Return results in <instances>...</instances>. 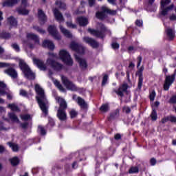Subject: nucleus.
Here are the masks:
<instances>
[{"mask_svg":"<svg viewBox=\"0 0 176 176\" xmlns=\"http://www.w3.org/2000/svg\"><path fill=\"white\" fill-rule=\"evenodd\" d=\"M35 91L37 94L36 96L37 102L43 113L47 115V109L49 108V102H47V99H46V96L45 95V91L42 88L41 85L36 84L35 85Z\"/></svg>","mask_w":176,"mask_h":176,"instance_id":"f257e3e1","label":"nucleus"},{"mask_svg":"<svg viewBox=\"0 0 176 176\" xmlns=\"http://www.w3.org/2000/svg\"><path fill=\"white\" fill-rule=\"evenodd\" d=\"M19 67L22 72H23L24 76L26 79H29V80H34V79H35V73L31 70V68L28 66L27 63H25L24 60L19 61Z\"/></svg>","mask_w":176,"mask_h":176,"instance_id":"f03ea898","label":"nucleus"},{"mask_svg":"<svg viewBox=\"0 0 176 176\" xmlns=\"http://www.w3.org/2000/svg\"><path fill=\"white\" fill-rule=\"evenodd\" d=\"M59 57L67 65H72L74 64V60H72L71 55L67 50H61L59 52Z\"/></svg>","mask_w":176,"mask_h":176,"instance_id":"7ed1b4c3","label":"nucleus"},{"mask_svg":"<svg viewBox=\"0 0 176 176\" xmlns=\"http://www.w3.org/2000/svg\"><path fill=\"white\" fill-rule=\"evenodd\" d=\"M62 83L64 86L67 89V90H70L71 91H78V87L75 85L72 81L69 80L68 78L64 76L63 75L60 76Z\"/></svg>","mask_w":176,"mask_h":176,"instance_id":"20e7f679","label":"nucleus"},{"mask_svg":"<svg viewBox=\"0 0 176 176\" xmlns=\"http://www.w3.org/2000/svg\"><path fill=\"white\" fill-rule=\"evenodd\" d=\"M170 2L171 0H161V14H162V16H166L167 13H168L170 10H173V9H174L173 4H171L170 6L166 8V6H167V5H168Z\"/></svg>","mask_w":176,"mask_h":176,"instance_id":"39448f33","label":"nucleus"},{"mask_svg":"<svg viewBox=\"0 0 176 176\" xmlns=\"http://www.w3.org/2000/svg\"><path fill=\"white\" fill-rule=\"evenodd\" d=\"M70 47L72 50H74L76 53H78V54H85L86 52V47H83L82 44L75 41L71 43Z\"/></svg>","mask_w":176,"mask_h":176,"instance_id":"423d86ee","label":"nucleus"},{"mask_svg":"<svg viewBox=\"0 0 176 176\" xmlns=\"http://www.w3.org/2000/svg\"><path fill=\"white\" fill-rule=\"evenodd\" d=\"M105 13H109V14H111L112 16H115L116 14V10H112L105 6L102 7V12H98L96 13L97 19H104L105 17Z\"/></svg>","mask_w":176,"mask_h":176,"instance_id":"0eeeda50","label":"nucleus"},{"mask_svg":"<svg viewBox=\"0 0 176 176\" xmlns=\"http://www.w3.org/2000/svg\"><path fill=\"white\" fill-rule=\"evenodd\" d=\"M3 72L6 75L12 78V79H17V78H19V73H17V70L12 67L6 69Z\"/></svg>","mask_w":176,"mask_h":176,"instance_id":"6e6552de","label":"nucleus"},{"mask_svg":"<svg viewBox=\"0 0 176 176\" xmlns=\"http://www.w3.org/2000/svg\"><path fill=\"white\" fill-rule=\"evenodd\" d=\"M48 32H50V35L56 39L57 41H60L61 39V35L57 31V28L54 25H50L48 28Z\"/></svg>","mask_w":176,"mask_h":176,"instance_id":"1a4fd4ad","label":"nucleus"},{"mask_svg":"<svg viewBox=\"0 0 176 176\" xmlns=\"http://www.w3.org/2000/svg\"><path fill=\"white\" fill-rule=\"evenodd\" d=\"M104 31H105V26L103 25H102V31L96 30L91 28L88 29V32L94 36H96V38H104Z\"/></svg>","mask_w":176,"mask_h":176,"instance_id":"9d476101","label":"nucleus"},{"mask_svg":"<svg viewBox=\"0 0 176 176\" xmlns=\"http://www.w3.org/2000/svg\"><path fill=\"white\" fill-rule=\"evenodd\" d=\"M47 65H50V67H52V68H54V69H56V71H60V69H61L63 68V65L56 63V61H54V60H53L52 58H49L47 60V63H46Z\"/></svg>","mask_w":176,"mask_h":176,"instance_id":"9b49d317","label":"nucleus"},{"mask_svg":"<svg viewBox=\"0 0 176 176\" xmlns=\"http://www.w3.org/2000/svg\"><path fill=\"white\" fill-rule=\"evenodd\" d=\"M75 59L78 63L81 69H86L87 68V61H86V59L78 54H75Z\"/></svg>","mask_w":176,"mask_h":176,"instance_id":"f8f14e48","label":"nucleus"},{"mask_svg":"<svg viewBox=\"0 0 176 176\" xmlns=\"http://www.w3.org/2000/svg\"><path fill=\"white\" fill-rule=\"evenodd\" d=\"M33 63L35 65H36L38 69H41V71H46V65H45L43 60L36 58H33Z\"/></svg>","mask_w":176,"mask_h":176,"instance_id":"ddd939ff","label":"nucleus"},{"mask_svg":"<svg viewBox=\"0 0 176 176\" xmlns=\"http://www.w3.org/2000/svg\"><path fill=\"white\" fill-rule=\"evenodd\" d=\"M82 41L87 43L88 45H90L91 47L96 48L98 47V42H97L94 38H90L89 36H85L82 38Z\"/></svg>","mask_w":176,"mask_h":176,"instance_id":"4468645a","label":"nucleus"},{"mask_svg":"<svg viewBox=\"0 0 176 176\" xmlns=\"http://www.w3.org/2000/svg\"><path fill=\"white\" fill-rule=\"evenodd\" d=\"M56 101L59 104V108L58 109H67L68 108V104H67V101H65V99L61 98V97H56Z\"/></svg>","mask_w":176,"mask_h":176,"instance_id":"2eb2a0df","label":"nucleus"},{"mask_svg":"<svg viewBox=\"0 0 176 176\" xmlns=\"http://www.w3.org/2000/svg\"><path fill=\"white\" fill-rule=\"evenodd\" d=\"M53 13L56 20H57L58 23H64V16H63V14L60 12L58 9L57 8L54 9Z\"/></svg>","mask_w":176,"mask_h":176,"instance_id":"dca6fc26","label":"nucleus"},{"mask_svg":"<svg viewBox=\"0 0 176 176\" xmlns=\"http://www.w3.org/2000/svg\"><path fill=\"white\" fill-rule=\"evenodd\" d=\"M56 116L59 120H67V112H65V110L63 109H58Z\"/></svg>","mask_w":176,"mask_h":176,"instance_id":"f3484780","label":"nucleus"},{"mask_svg":"<svg viewBox=\"0 0 176 176\" xmlns=\"http://www.w3.org/2000/svg\"><path fill=\"white\" fill-rule=\"evenodd\" d=\"M38 20L41 24H45V21H47V16L42 10H38Z\"/></svg>","mask_w":176,"mask_h":176,"instance_id":"a211bd4d","label":"nucleus"},{"mask_svg":"<svg viewBox=\"0 0 176 176\" xmlns=\"http://www.w3.org/2000/svg\"><path fill=\"white\" fill-rule=\"evenodd\" d=\"M77 103L80 107L81 109H87L89 105L87 104V102L85 101V99L78 97L77 98Z\"/></svg>","mask_w":176,"mask_h":176,"instance_id":"6ab92c4d","label":"nucleus"},{"mask_svg":"<svg viewBox=\"0 0 176 176\" xmlns=\"http://www.w3.org/2000/svg\"><path fill=\"white\" fill-rule=\"evenodd\" d=\"M43 47H47L50 50H54V43L52 41L45 40L43 43Z\"/></svg>","mask_w":176,"mask_h":176,"instance_id":"aec40b11","label":"nucleus"},{"mask_svg":"<svg viewBox=\"0 0 176 176\" xmlns=\"http://www.w3.org/2000/svg\"><path fill=\"white\" fill-rule=\"evenodd\" d=\"M127 84L122 85L121 87H120L118 91H116V94L120 97H123V93L127 91Z\"/></svg>","mask_w":176,"mask_h":176,"instance_id":"412c9836","label":"nucleus"},{"mask_svg":"<svg viewBox=\"0 0 176 176\" xmlns=\"http://www.w3.org/2000/svg\"><path fill=\"white\" fill-rule=\"evenodd\" d=\"M77 21L80 24V25H81L82 27H85L87 25V24L89 23V21L87 20V18L83 17V16L77 18Z\"/></svg>","mask_w":176,"mask_h":176,"instance_id":"4be33fe9","label":"nucleus"},{"mask_svg":"<svg viewBox=\"0 0 176 176\" xmlns=\"http://www.w3.org/2000/svg\"><path fill=\"white\" fill-rule=\"evenodd\" d=\"M60 32L65 35L67 38H72V34H71V32H69L68 30L63 28L62 25H60Z\"/></svg>","mask_w":176,"mask_h":176,"instance_id":"5701e85b","label":"nucleus"},{"mask_svg":"<svg viewBox=\"0 0 176 176\" xmlns=\"http://www.w3.org/2000/svg\"><path fill=\"white\" fill-rule=\"evenodd\" d=\"M18 2H19V0H8L3 3V7L14 6V5H16V3H17Z\"/></svg>","mask_w":176,"mask_h":176,"instance_id":"b1692460","label":"nucleus"},{"mask_svg":"<svg viewBox=\"0 0 176 176\" xmlns=\"http://www.w3.org/2000/svg\"><path fill=\"white\" fill-rule=\"evenodd\" d=\"M166 31V35H167L168 38H169V39H170V40L174 39V37L175 36L174 30H173L170 28H168Z\"/></svg>","mask_w":176,"mask_h":176,"instance_id":"393cba45","label":"nucleus"},{"mask_svg":"<svg viewBox=\"0 0 176 176\" xmlns=\"http://www.w3.org/2000/svg\"><path fill=\"white\" fill-rule=\"evenodd\" d=\"M27 37L29 39H32V41H34V42H36V43H39V38H38V36H36L34 34L32 33H28L27 34Z\"/></svg>","mask_w":176,"mask_h":176,"instance_id":"a878e982","label":"nucleus"},{"mask_svg":"<svg viewBox=\"0 0 176 176\" xmlns=\"http://www.w3.org/2000/svg\"><path fill=\"white\" fill-rule=\"evenodd\" d=\"M0 96H5L6 94V91H5V88L6 87V84L5 82L0 81Z\"/></svg>","mask_w":176,"mask_h":176,"instance_id":"bb28decb","label":"nucleus"},{"mask_svg":"<svg viewBox=\"0 0 176 176\" xmlns=\"http://www.w3.org/2000/svg\"><path fill=\"white\" fill-rule=\"evenodd\" d=\"M8 21L12 27H16V25H17V21L13 16L8 18Z\"/></svg>","mask_w":176,"mask_h":176,"instance_id":"cd10ccee","label":"nucleus"},{"mask_svg":"<svg viewBox=\"0 0 176 176\" xmlns=\"http://www.w3.org/2000/svg\"><path fill=\"white\" fill-rule=\"evenodd\" d=\"M53 82H54V84L55 85V86H56V87H58V89L60 91H65V89H64V87H63V85H61V83H60V82H58V80H54Z\"/></svg>","mask_w":176,"mask_h":176,"instance_id":"c85d7f7f","label":"nucleus"},{"mask_svg":"<svg viewBox=\"0 0 176 176\" xmlns=\"http://www.w3.org/2000/svg\"><path fill=\"white\" fill-rule=\"evenodd\" d=\"M142 82H144V77L142 76V73H140L139 74V80L138 84V89H139V90H141V87H142Z\"/></svg>","mask_w":176,"mask_h":176,"instance_id":"c756f323","label":"nucleus"},{"mask_svg":"<svg viewBox=\"0 0 176 176\" xmlns=\"http://www.w3.org/2000/svg\"><path fill=\"white\" fill-rule=\"evenodd\" d=\"M8 116L12 122H16V123L19 122V118H17V116L14 114V113H9Z\"/></svg>","mask_w":176,"mask_h":176,"instance_id":"7c9ffc66","label":"nucleus"},{"mask_svg":"<svg viewBox=\"0 0 176 176\" xmlns=\"http://www.w3.org/2000/svg\"><path fill=\"white\" fill-rule=\"evenodd\" d=\"M55 4L56 5V6L60 8V9H67V6L65 4L64 2L61 1H56Z\"/></svg>","mask_w":176,"mask_h":176,"instance_id":"2f4dec72","label":"nucleus"},{"mask_svg":"<svg viewBox=\"0 0 176 176\" xmlns=\"http://www.w3.org/2000/svg\"><path fill=\"white\" fill-rule=\"evenodd\" d=\"M8 145H9L10 148H12L14 152H17L19 151V146L14 143L8 142Z\"/></svg>","mask_w":176,"mask_h":176,"instance_id":"473e14b6","label":"nucleus"},{"mask_svg":"<svg viewBox=\"0 0 176 176\" xmlns=\"http://www.w3.org/2000/svg\"><path fill=\"white\" fill-rule=\"evenodd\" d=\"M10 162L12 166H17V164H19V158L17 157H14L10 159Z\"/></svg>","mask_w":176,"mask_h":176,"instance_id":"72a5a7b5","label":"nucleus"},{"mask_svg":"<svg viewBox=\"0 0 176 176\" xmlns=\"http://www.w3.org/2000/svg\"><path fill=\"white\" fill-rule=\"evenodd\" d=\"M8 108H10L11 110L14 111V112H19L20 109H19V107L14 104H8Z\"/></svg>","mask_w":176,"mask_h":176,"instance_id":"f704fd0d","label":"nucleus"},{"mask_svg":"<svg viewBox=\"0 0 176 176\" xmlns=\"http://www.w3.org/2000/svg\"><path fill=\"white\" fill-rule=\"evenodd\" d=\"M100 110L101 112H108V111H109V106L107 104H102L100 107Z\"/></svg>","mask_w":176,"mask_h":176,"instance_id":"c9c22d12","label":"nucleus"},{"mask_svg":"<svg viewBox=\"0 0 176 176\" xmlns=\"http://www.w3.org/2000/svg\"><path fill=\"white\" fill-rule=\"evenodd\" d=\"M119 116V110H116L115 112L111 113L109 117V120H112V119H116Z\"/></svg>","mask_w":176,"mask_h":176,"instance_id":"e433bc0d","label":"nucleus"},{"mask_svg":"<svg viewBox=\"0 0 176 176\" xmlns=\"http://www.w3.org/2000/svg\"><path fill=\"white\" fill-rule=\"evenodd\" d=\"M140 170L138 169V167L137 166H133L129 169V174H135L137 173H139Z\"/></svg>","mask_w":176,"mask_h":176,"instance_id":"4c0bfd02","label":"nucleus"},{"mask_svg":"<svg viewBox=\"0 0 176 176\" xmlns=\"http://www.w3.org/2000/svg\"><path fill=\"white\" fill-rule=\"evenodd\" d=\"M17 12L19 14H28V10L24 8H17Z\"/></svg>","mask_w":176,"mask_h":176,"instance_id":"58836bf2","label":"nucleus"},{"mask_svg":"<svg viewBox=\"0 0 176 176\" xmlns=\"http://www.w3.org/2000/svg\"><path fill=\"white\" fill-rule=\"evenodd\" d=\"M151 117L152 120H156V119H157V113H156V111L155 109H153Z\"/></svg>","mask_w":176,"mask_h":176,"instance_id":"ea45409f","label":"nucleus"},{"mask_svg":"<svg viewBox=\"0 0 176 176\" xmlns=\"http://www.w3.org/2000/svg\"><path fill=\"white\" fill-rule=\"evenodd\" d=\"M38 130L39 133L41 134V135H46V130H45V128H43V126H39Z\"/></svg>","mask_w":176,"mask_h":176,"instance_id":"a19ab883","label":"nucleus"},{"mask_svg":"<svg viewBox=\"0 0 176 176\" xmlns=\"http://www.w3.org/2000/svg\"><path fill=\"white\" fill-rule=\"evenodd\" d=\"M11 46L16 52H20V46H19V44L14 43H12Z\"/></svg>","mask_w":176,"mask_h":176,"instance_id":"79ce46f5","label":"nucleus"},{"mask_svg":"<svg viewBox=\"0 0 176 176\" xmlns=\"http://www.w3.org/2000/svg\"><path fill=\"white\" fill-rule=\"evenodd\" d=\"M69 115L72 118H74L77 116L78 112H76V111H75L74 109H72L69 111Z\"/></svg>","mask_w":176,"mask_h":176,"instance_id":"37998d69","label":"nucleus"},{"mask_svg":"<svg viewBox=\"0 0 176 176\" xmlns=\"http://www.w3.org/2000/svg\"><path fill=\"white\" fill-rule=\"evenodd\" d=\"M67 26L69 27V28H76V25L73 24L72 21H67L66 22Z\"/></svg>","mask_w":176,"mask_h":176,"instance_id":"c03bdc74","label":"nucleus"},{"mask_svg":"<svg viewBox=\"0 0 176 176\" xmlns=\"http://www.w3.org/2000/svg\"><path fill=\"white\" fill-rule=\"evenodd\" d=\"M108 81V75H104L102 82V86H105L107 85V82Z\"/></svg>","mask_w":176,"mask_h":176,"instance_id":"a18cd8bd","label":"nucleus"},{"mask_svg":"<svg viewBox=\"0 0 176 176\" xmlns=\"http://www.w3.org/2000/svg\"><path fill=\"white\" fill-rule=\"evenodd\" d=\"M8 67H10V63L0 62V68H8Z\"/></svg>","mask_w":176,"mask_h":176,"instance_id":"49530a36","label":"nucleus"},{"mask_svg":"<svg viewBox=\"0 0 176 176\" xmlns=\"http://www.w3.org/2000/svg\"><path fill=\"white\" fill-rule=\"evenodd\" d=\"M30 118L31 116L28 114L21 116V119H22V120H28V119H30Z\"/></svg>","mask_w":176,"mask_h":176,"instance_id":"de8ad7c7","label":"nucleus"},{"mask_svg":"<svg viewBox=\"0 0 176 176\" xmlns=\"http://www.w3.org/2000/svg\"><path fill=\"white\" fill-rule=\"evenodd\" d=\"M155 97H156V92H155V91H152V92L150 94L151 101H153L155 100Z\"/></svg>","mask_w":176,"mask_h":176,"instance_id":"09e8293b","label":"nucleus"},{"mask_svg":"<svg viewBox=\"0 0 176 176\" xmlns=\"http://www.w3.org/2000/svg\"><path fill=\"white\" fill-rule=\"evenodd\" d=\"M34 29L36 30V31H37L40 34H45V30H43V29L39 28V27L38 26H34Z\"/></svg>","mask_w":176,"mask_h":176,"instance_id":"8fccbe9b","label":"nucleus"},{"mask_svg":"<svg viewBox=\"0 0 176 176\" xmlns=\"http://www.w3.org/2000/svg\"><path fill=\"white\" fill-rule=\"evenodd\" d=\"M123 111L125 112V113H130V112H131V109H130V107H124Z\"/></svg>","mask_w":176,"mask_h":176,"instance_id":"3c124183","label":"nucleus"},{"mask_svg":"<svg viewBox=\"0 0 176 176\" xmlns=\"http://www.w3.org/2000/svg\"><path fill=\"white\" fill-rule=\"evenodd\" d=\"M20 96H23V97H27V96H28V93H27L25 90L21 89L20 91Z\"/></svg>","mask_w":176,"mask_h":176,"instance_id":"603ef678","label":"nucleus"},{"mask_svg":"<svg viewBox=\"0 0 176 176\" xmlns=\"http://www.w3.org/2000/svg\"><path fill=\"white\" fill-rule=\"evenodd\" d=\"M169 122H172V123L176 122V117L174 116H169Z\"/></svg>","mask_w":176,"mask_h":176,"instance_id":"864d4df0","label":"nucleus"},{"mask_svg":"<svg viewBox=\"0 0 176 176\" xmlns=\"http://www.w3.org/2000/svg\"><path fill=\"white\" fill-rule=\"evenodd\" d=\"M168 121L170 122V116H167V117L162 118V123H163V124L167 123V122H168Z\"/></svg>","mask_w":176,"mask_h":176,"instance_id":"5fc2aeb1","label":"nucleus"},{"mask_svg":"<svg viewBox=\"0 0 176 176\" xmlns=\"http://www.w3.org/2000/svg\"><path fill=\"white\" fill-rule=\"evenodd\" d=\"M111 46H112V47H113L114 50L119 49V43H113L111 44Z\"/></svg>","mask_w":176,"mask_h":176,"instance_id":"6e6d98bb","label":"nucleus"},{"mask_svg":"<svg viewBox=\"0 0 176 176\" xmlns=\"http://www.w3.org/2000/svg\"><path fill=\"white\" fill-rule=\"evenodd\" d=\"M170 101L172 104H176V95L172 96Z\"/></svg>","mask_w":176,"mask_h":176,"instance_id":"4d7b16f0","label":"nucleus"},{"mask_svg":"<svg viewBox=\"0 0 176 176\" xmlns=\"http://www.w3.org/2000/svg\"><path fill=\"white\" fill-rule=\"evenodd\" d=\"M142 61V57L139 56L138 57V67H140V65H141V62Z\"/></svg>","mask_w":176,"mask_h":176,"instance_id":"13d9d810","label":"nucleus"},{"mask_svg":"<svg viewBox=\"0 0 176 176\" xmlns=\"http://www.w3.org/2000/svg\"><path fill=\"white\" fill-rule=\"evenodd\" d=\"M89 6H94V4L96 3V0H88Z\"/></svg>","mask_w":176,"mask_h":176,"instance_id":"bf43d9fd","label":"nucleus"},{"mask_svg":"<svg viewBox=\"0 0 176 176\" xmlns=\"http://www.w3.org/2000/svg\"><path fill=\"white\" fill-rule=\"evenodd\" d=\"M135 24L138 27H142V21L137 20Z\"/></svg>","mask_w":176,"mask_h":176,"instance_id":"052dcab7","label":"nucleus"},{"mask_svg":"<svg viewBox=\"0 0 176 176\" xmlns=\"http://www.w3.org/2000/svg\"><path fill=\"white\" fill-rule=\"evenodd\" d=\"M150 163H151V166H155V164H156V159L151 158L150 160Z\"/></svg>","mask_w":176,"mask_h":176,"instance_id":"680f3d73","label":"nucleus"},{"mask_svg":"<svg viewBox=\"0 0 176 176\" xmlns=\"http://www.w3.org/2000/svg\"><path fill=\"white\" fill-rule=\"evenodd\" d=\"M0 130H8L6 127L3 126V122H0Z\"/></svg>","mask_w":176,"mask_h":176,"instance_id":"e2e57ef3","label":"nucleus"},{"mask_svg":"<svg viewBox=\"0 0 176 176\" xmlns=\"http://www.w3.org/2000/svg\"><path fill=\"white\" fill-rule=\"evenodd\" d=\"M6 151V149L5 148V147L0 144V153H3V152H5Z\"/></svg>","mask_w":176,"mask_h":176,"instance_id":"0e129e2a","label":"nucleus"},{"mask_svg":"<svg viewBox=\"0 0 176 176\" xmlns=\"http://www.w3.org/2000/svg\"><path fill=\"white\" fill-rule=\"evenodd\" d=\"M115 140H120L122 138V135H120V134L117 133L115 137H114Z\"/></svg>","mask_w":176,"mask_h":176,"instance_id":"69168bd1","label":"nucleus"},{"mask_svg":"<svg viewBox=\"0 0 176 176\" xmlns=\"http://www.w3.org/2000/svg\"><path fill=\"white\" fill-rule=\"evenodd\" d=\"M21 3L23 6H27V0H21Z\"/></svg>","mask_w":176,"mask_h":176,"instance_id":"338daca9","label":"nucleus"},{"mask_svg":"<svg viewBox=\"0 0 176 176\" xmlns=\"http://www.w3.org/2000/svg\"><path fill=\"white\" fill-rule=\"evenodd\" d=\"M170 20L174 21L176 20V16L175 14H173L170 16Z\"/></svg>","mask_w":176,"mask_h":176,"instance_id":"774afa93","label":"nucleus"}]
</instances>
